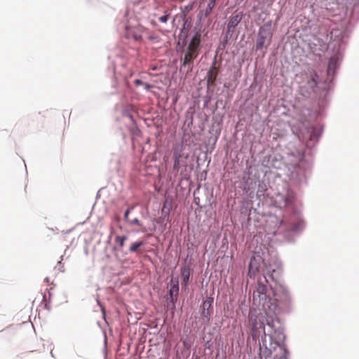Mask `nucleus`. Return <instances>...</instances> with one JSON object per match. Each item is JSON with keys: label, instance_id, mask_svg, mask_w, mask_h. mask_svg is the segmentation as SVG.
<instances>
[{"label": "nucleus", "instance_id": "obj_1", "mask_svg": "<svg viewBox=\"0 0 359 359\" xmlns=\"http://www.w3.org/2000/svg\"><path fill=\"white\" fill-rule=\"evenodd\" d=\"M200 44L201 34L197 32L193 36L184 51V57H181L182 65L187 67L189 72L192 71L194 61L199 55Z\"/></svg>", "mask_w": 359, "mask_h": 359}, {"label": "nucleus", "instance_id": "obj_2", "mask_svg": "<svg viewBox=\"0 0 359 359\" xmlns=\"http://www.w3.org/2000/svg\"><path fill=\"white\" fill-rule=\"evenodd\" d=\"M271 37V25L265 24L259 29L258 36L256 41V48L257 50L262 49L267 39Z\"/></svg>", "mask_w": 359, "mask_h": 359}, {"label": "nucleus", "instance_id": "obj_3", "mask_svg": "<svg viewBox=\"0 0 359 359\" xmlns=\"http://www.w3.org/2000/svg\"><path fill=\"white\" fill-rule=\"evenodd\" d=\"M213 303V298L209 297L205 299L202 305V320L204 323L208 324L210 322V316L213 313L212 304Z\"/></svg>", "mask_w": 359, "mask_h": 359}, {"label": "nucleus", "instance_id": "obj_4", "mask_svg": "<svg viewBox=\"0 0 359 359\" xmlns=\"http://www.w3.org/2000/svg\"><path fill=\"white\" fill-rule=\"evenodd\" d=\"M147 29L142 26L129 27L126 29L128 38H133L135 41H140Z\"/></svg>", "mask_w": 359, "mask_h": 359}, {"label": "nucleus", "instance_id": "obj_5", "mask_svg": "<svg viewBox=\"0 0 359 359\" xmlns=\"http://www.w3.org/2000/svg\"><path fill=\"white\" fill-rule=\"evenodd\" d=\"M266 290H267L266 286L262 283H259L256 290L254 291V292H253L254 299L256 297H258L259 299V302L266 300Z\"/></svg>", "mask_w": 359, "mask_h": 359}, {"label": "nucleus", "instance_id": "obj_6", "mask_svg": "<svg viewBox=\"0 0 359 359\" xmlns=\"http://www.w3.org/2000/svg\"><path fill=\"white\" fill-rule=\"evenodd\" d=\"M219 74V69L215 67V62L212 66V67L210 69V70L208 72L207 76V83L208 86H214L215 82L217 79V75Z\"/></svg>", "mask_w": 359, "mask_h": 359}, {"label": "nucleus", "instance_id": "obj_7", "mask_svg": "<svg viewBox=\"0 0 359 359\" xmlns=\"http://www.w3.org/2000/svg\"><path fill=\"white\" fill-rule=\"evenodd\" d=\"M310 76H311V79L309 81H308V86H309V88L313 91L315 88L317 86V85L318 83L319 76H318L317 72L314 70H313L311 72Z\"/></svg>", "mask_w": 359, "mask_h": 359}, {"label": "nucleus", "instance_id": "obj_8", "mask_svg": "<svg viewBox=\"0 0 359 359\" xmlns=\"http://www.w3.org/2000/svg\"><path fill=\"white\" fill-rule=\"evenodd\" d=\"M243 15L241 13H234L230 18L228 27H235L241 20Z\"/></svg>", "mask_w": 359, "mask_h": 359}, {"label": "nucleus", "instance_id": "obj_9", "mask_svg": "<svg viewBox=\"0 0 359 359\" xmlns=\"http://www.w3.org/2000/svg\"><path fill=\"white\" fill-rule=\"evenodd\" d=\"M128 236H116L115 237V243L118 245L119 248H123L125 245V242L127 241Z\"/></svg>", "mask_w": 359, "mask_h": 359}, {"label": "nucleus", "instance_id": "obj_10", "mask_svg": "<svg viewBox=\"0 0 359 359\" xmlns=\"http://www.w3.org/2000/svg\"><path fill=\"white\" fill-rule=\"evenodd\" d=\"M181 273H182L183 282L184 283L185 285H187V283L189 281V276H190L189 268V267L182 268Z\"/></svg>", "mask_w": 359, "mask_h": 359}, {"label": "nucleus", "instance_id": "obj_11", "mask_svg": "<svg viewBox=\"0 0 359 359\" xmlns=\"http://www.w3.org/2000/svg\"><path fill=\"white\" fill-rule=\"evenodd\" d=\"M144 245V243L142 241H138V242H135L133 243H132V245H130V248H129V251L130 252H136L138 250L139 248H140L141 246H142Z\"/></svg>", "mask_w": 359, "mask_h": 359}, {"label": "nucleus", "instance_id": "obj_12", "mask_svg": "<svg viewBox=\"0 0 359 359\" xmlns=\"http://www.w3.org/2000/svg\"><path fill=\"white\" fill-rule=\"evenodd\" d=\"M215 4H216V0H210L209 3L208 4V7H207V8L205 10V15H208L209 14H210V13L212 11V8L215 6Z\"/></svg>", "mask_w": 359, "mask_h": 359}, {"label": "nucleus", "instance_id": "obj_13", "mask_svg": "<svg viewBox=\"0 0 359 359\" xmlns=\"http://www.w3.org/2000/svg\"><path fill=\"white\" fill-rule=\"evenodd\" d=\"M170 17V13L165 11L164 15L158 18V20L162 23H166Z\"/></svg>", "mask_w": 359, "mask_h": 359}, {"label": "nucleus", "instance_id": "obj_14", "mask_svg": "<svg viewBox=\"0 0 359 359\" xmlns=\"http://www.w3.org/2000/svg\"><path fill=\"white\" fill-rule=\"evenodd\" d=\"M257 271V267L255 266L254 269L252 261H251L249 264V271H248V275L250 276V277L254 276L255 275Z\"/></svg>", "mask_w": 359, "mask_h": 359}, {"label": "nucleus", "instance_id": "obj_15", "mask_svg": "<svg viewBox=\"0 0 359 359\" xmlns=\"http://www.w3.org/2000/svg\"><path fill=\"white\" fill-rule=\"evenodd\" d=\"M258 329H262L263 332H264V325L263 323H257V322L252 323V330L253 331H256ZM265 334V332H264Z\"/></svg>", "mask_w": 359, "mask_h": 359}, {"label": "nucleus", "instance_id": "obj_16", "mask_svg": "<svg viewBox=\"0 0 359 359\" xmlns=\"http://www.w3.org/2000/svg\"><path fill=\"white\" fill-rule=\"evenodd\" d=\"M276 273V270H274V269H273V270L272 271V272H271V273H269L267 274V276H264L265 280H266V281L267 283H269V279H270V280H271V281H276V278H275V277L273 276V273Z\"/></svg>", "mask_w": 359, "mask_h": 359}, {"label": "nucleus", "instance_id": "obj_17", "mask_svg": "<svg viewBox=\"0 0 359 359\" xmlns=\"http://www.w3.org/2000/svg\"><path fill=\"white\" fill-rule=\"evenodd\" d=\"M180 157H181L180 155L176 156L175 157V162H174V165H173V168L175 170H178L180 167Z\"/></svg>", "mask_w": 359, "mask_h": 359}, {"label": "nucleus", "instance_id": "obj_18", "mask_svg": "<svg viewBox=\"0 0 359 359\" xmlns=\"http://www.w3.org/2000/svg\"><path fill=\"white\" fill-rule=\"evenodd\" d=\"M144 35H146L147 39L151 41H158V37L153 34H148V32H146Z\"/></svg>", "mask_w": 359, "mask_h": 359}, {"label": "nucleus", "instance_id": "obj_19", "mask_svg": "<svg viewBox=\"0 0 359 359\" xmlns=\"http://www.w3.org/2000/svg\"><path fill=\"white\" fill-rule=\"evenodd\" d=\"M178 290H179V287H178V285H177V284L174 285L173 286H172V287H171V289H170V295L172 296L174 292H175L176 293H177Z\"/></svg>", "mask_w": 359, "mask_h": 359}, {"label": "nucleus", "instance_id": "obj_20", "mask_svg": "<svg viewBox=\"0 0 359 359\" xmlns=\"http://www.w3.org/2000/svg\"><path fill=\"white\" fill-rule=\"evenodd\" d=\"M130 224H136L137 226H142V224L140 222V221L137 219V218H135L133 220H130L128 222Z\"/></svg>", "mask_w": 359, "mask_h": 359}, {"label": "nucleus", "instance_id": "obj_21", "mask_svg": "<svg viewBox=\"0 0 359 359\" xmlns=\"http://www.w3.org/2000/svg\"><path fill=\"white\" fill-rule=\"evenodd\" d=\"M144 88L147 90H150L151 88H152V86L148 83H144L143 84Z\"/></svg>", "mask_w": 359, "mask_h": 359}, {"label": "nucleus", "instance_id": "obj_22", "mask_svg": "<svg viewBox=\"0 0 359 359\" xmlns=\"http://www.w3.org/2000/svg\"><path fill=\"white\" fill-rule=\"evenodd\" d=\"M134 83L136 86H139L144 84V82H142L140 79H135L134 81Z\"/></svg>", "mask_w": 359, "mask_h": 359}, {"label": "nucleus", "instance_id": "obj_23", "mask_svg": "<svg viewBox=\"0 0 359 359\" xmlns=\"http://www.w3.org/2000/svg\"><path fill=\"white\" fill-rule=\"evenodd\" d=\"M130 211V208H128V209H127V210L125 212V214H124V219H125L126 220H128V215H129Z\"/></svg>", "mask_w": 359, "mask_h": 359}, {"label": "nucleus", "instance_id": "obj_24", "mask_svg": "<svg viewBox=\"0 0 359 359\" xmlns=\"http://www.w3.org/2000/svg\"><path fill=\"white\" fill-rule=\"evenodd\" d=\"M45 281H46L47 283H49V278H45Z\"/></svg>", "mask_w": 359, "mask_h": 359}]
</instances>
